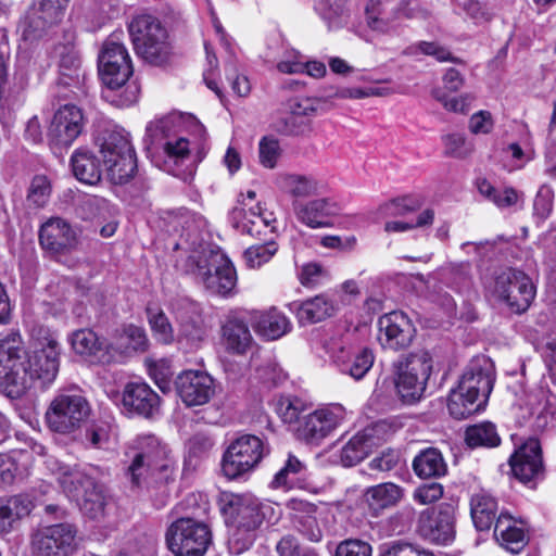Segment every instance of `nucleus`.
I'll return each mask as SVG.
<instances>
[{
  "label": "nucleus",
  "instance_id": "1",
  "mask_svg": "<svg viewBox=\"0 0 556 556\" xmlns=\"http://www.w3.org/2000/svg\"><path fill=\"white\" fill-rule=\"evenodd\" d=\"M61 345L53 337L45 338L30 355L21 334L10 331L0 339V386L10 397H20L35 380L43 386L54 381L60 366Z\"/></svg>",
  "mask_w": 556,
  "mask_h": 556
},
{
  "label": "nucleus",
  "instance_id": "2",
  "mask_svg": "<svg viewBox=\"0 0 556 556\" xmlns=\"http://www.w3.org/2000/svg\"><path fill=\"white\" fill-rule=\"evenodd\" d=\"M124 473L134 488H153L168 483L174 476L169 451L155 435L143 434L127 443Z\"/></svg>",
  "mask_w": 556,
  "mask_h": 556
},
{
  "label": "nucleus",
  "instance_id": "3",
  "mask_svg": "<svg viewBox=\"0 0 556 556\" xmlns=\"http://www.w3.org/2000/svg\"><path fill=\"white\" fill-rule=\"evenodd\" d=\"M220 511L229 532V549L233 554L247 551L255 540L256 530L273 513V507L260 502L252 494L223 492L219 497Z\"/></svg>",
  "mask_w": 556,
  "mask_h": 556
},
{
  "label": "nucleus",
  "instance_id": "4",
  "mask_svg": "<svg viewBox=\"0 0 556 556\" xmlns=\"http://www.w3.org/2000/svg\"><path fill=\"white\" fill-rule=\"evenodd\" d=\"M185 121L194 123L202 130V125L194 116L178 112L155 118L147 125L146 129L151 142L164 153V170L184 179L185 173L178 167L189 159L190 144L188 139L178 135V128Z\"/></svg>",
  "mask_w": 556,
  "mask_h": 556
},
{
  "label": "nucleus",
  "instance_id": "5",
  "mask_svg": "<svg viewBox=\"0 0 556 556\" xmlns=\"http://www.w3.org/2000/svg\"><path fill=\"white\" fill-rule=\"evenodd\" d=\"M185 271L208 292L228 296L237 285V274L228 257L208 248L194 250L185 262Z\"/></svg>",
  "mask_w": 556,
  "mask_h": 556
},
{
  "label": "nucleus",
  "instance_id": "6",
  "mask_svg": "<svg viewBox=\"0 0 556 556\" xmlns=\"http://www.w3.org/2000/svg\"><path fill=\"white\" fill-rule=\"evenodd\" d=\"M48 464L53 466L51 471L60 486L77 502L86 517L100 519L104 516L106 497L102 485L78 468H71L56 459L50 458Z\"/></svg>",
  "mask_w": 556,
  "mask_h": 556
},
{
  "label": "nucleus",
  "instance_id": "7",
  "mask_svg": "<svg viewBox=\"0 0 556 556\" xmlns=\"http://www.w3.org/2000/svg\"><path fill=\"white\" fill-rule=\"evenodd\" d=\"M109 179L116 185L129 181L137 170V160L128 134L117 126L105 128L97 137Z\"/></svg>",
  "mask_w": 556,
  "mask_h": 556
},
{
  "label": "nucleus",
  "instance_id": "8",
  "mask_svg": "<svg viewBox=\"0 0 556 556\" xmlns=\"http://www.w3.org/2000/svg\"><path fill=\"white\" fill-rule=\"evenodd\" d=\"M129 34L137 54L147 62L161 65L168 60L167 31L155 16H136L129 25Z\"/></svg>",
  "mask_w": 556,
  "mask_h": 556
},
{
  "label": "nucleus",
  "instance_id": "9",
  "mask_svg": "<svg viewBox=\"0 0 556 556\" xmlns=\"http://www.w3.org/2000/svg\"><path fill=\"white\" fill-rule=\"evenodd\" d=\"M486 290L516 314L526 312L536 294V288L531 278L513 268L496 274L488 283Z\"/></svg>",
  "mask_w": 556,
  "mask_h": 556
},
{
  "label": "nucleus",
  "instance_id": "10",
  "mask_svg": "<svg viewBox=\"0 0 556 556\" xmlns=\"http://www.w3.org/2000/svg\"><path fill=\"white\" fill-rule=\"evenodd\" d=\"M89 414L88 401L77 391L65 390L52 399L45 419L50 430L68 434L80 428Z\"/></svg>",
  "mask_w": 556,
  "mask_h": 556
},
{
  "label": "nucleus",
  "instance_id": "11",
  "mask_svg": "<svg viewBox=\"0 0 556 556\" xmlns=\"http://www.w3.org/2000/svg\"><path fill=\"white\" fill-rule=\"evenodd\" d=\"M395 388L405 403H414L422 396L431 372V358L427 352L410 354L394 363Z\"/></svg>",
  "mask_w": 556,
  "mask_h": 556
},
{
  "label": "nucleus",
  "instance_id": "12",
  "mask_svg": "<svg viewBox=\"0 0 556 556\" xmlns=\"http://www.w3.org/2000/svg\"><path fill=\"white\" fill-rule=\"evenodd\" d=\"M212 541L208 527L192 518H179L167 529L166 543L176 556H203Z\"/></svg>",
  "mask_w": 556,
  "mask_h": 556
},
{
  "label": "nucleus",
  "instance_id": "13",
  "mask_svg": "<svg viewBox=\"0 0 556 556\" xmlns=\"http://www.w3.org/2000/svg\"><path fill=\"white\" fill-rule=\"evenodd\" d=\"M268 453L264 442L255 435L245 434L227 447L222 460V470L228 479H237L254 469Z\"/></svg>",
  "mask_w": 556,
  "mask_h": 556
},
{
  "label": "nucleus",
  "instance_id": "14",
  "mask_svg": "<svg viewBox=\"0 0 556 556\" xmlns=\"http://www.w3.org/2000/svg\"><path fill=\"white\" fill-rule=\"evenodd\" d=\"M99 72L103 84L111 90L123 87L132 73L129 54L116 36H111L103 43Z\"/></svg>",
  "mask_w": 556,
  "mask_h": 556
},
{
  "label": "nucleus",
  "instance_id": "15",
  "mask_svg": "<svg viewBox=\"0 0 556 556\" xmlns=\"http://www.w3.org/2000/svg\"><path fill=\"white\" fill-rule=\"evenodd\" d=\"M346 418L341 404H329L307 414L296 428L299 439L308 444H319L331 434Z\"/></svg>",
  "mask_w": 556,
  "mask_h": 556
},
{
  "label": "nucleus",
  "instance_id": "16",
  "mask_svg": "<svg viewBox=\"0 0 556 556\" xmlns=\"http://www.w3.org/2000/svg\"><path fill=\"white\" fill-rule=\"evenodd\" d=\"M328 352L340 371L355 380L363 379L375 362V355L370 349L365 346L354 349L351 336L333 340L329 344Z\"/></svg>",
  "mask_w": 556,
  "mask_h": 556
},
{
  "label": "nucleus",
  "instance_id": "17",
  "mask_svg": "<svg viewBox=\"0 0 556 556\" xmlns=\"http://www.w3.org/2000/svg\"><path fill=\"white\" fill-rule=\"evenodd\" d=\"M396 428L389 420H380L357 432L341 447L339 463L344 467L357 465Z\"/></svg>",
  "mask_w": 556,
  "mask_h": 556
},
{
  "label": "nucleus",
  "instance_id": "18",
  "mask_svg": "<svg viewBox=\"0 0 556 556\" xmlns=\"http://www.w3.org/2000/svg\"><path fill=\"white\" fill-rule=\"evenodd\" d=\"M76 534L77 530L71 523L41 528L33 534V551L38 556H67L77 547Z\"/></svg>",
  "mask_w": 556,
  "mask_h": 556
},
{
  "label": "nucleus",
  "instance_id": "19",
  "mask_svg": "<svg viewBox=\"0 0 556 556\" xmlns=\"http://www.w3.org/2000/svg\"><path fill=\"white\" fill-rule=\"evenodd\" d=\"M255 199L256 192L248 190L247 193L241 194V199L239 200L240 206L233 207L229 213V220L232 226L241 233H247L252 237L262 235L267 228L273 232L275 229L274 224L276 223L274 214L264 211L260 203H257L255 207H249L247 211L249 204Z\"/></svg>",
  "mask_w": 556,
  "mask_h": 556
},
{
  "label": "nucleus",
  "instance_id": "20",
  "mask_svg": "<svg viewBox=\"0 0 556 556\" xmlns=\"http://www.w3.org/2000/svg\"><path fill=\"white\" fill-rule=\"evenodd\" d=\"M176 392L188 407L207 404L216 393L213 377L202 370H185L175 380Z\"/></svg>",
  "mask_w": 556,
  "mask_h": 556
},
{
  "label": "nucleus",
  "instance_id": "21",
  "mask_svg": "<svg viewBox=\"0 0 556 556\" xmlns=\"http://www.w3.org/2000/svg\"><path fill=\"white\" fill-rule=\"evenodd\" d=\"M85 118L80 108L65 104L54 113L48 130L50 143L56 148H68L81 134Z\"/></svg>",
  "mask_w": 556,
  "mask_h": 556
},
{
  "label": "nucleus",
  "instance_id": "22",
  "mask_svg": "<svg viewBox=\"0 0 556 556\" xmlns=\"http://www.w3.org/2000/svg\"><path fill=\"white\" fill-rule=\"evenodd\" d=\"M378 341L383 349L399 351L408 348L416 333L412 320L403 312H391L378 320Z\"/></svg>",
  "mask_w": 556,
  "mask_h": 556
},
{
  "label": "nucleus",
  "instance_id": "23",
  "mask_svg": "<svg viewBox=\"0 0 556 556\" xmlns=\"http://www.w3.org/2000/svg\"><path fill=\"white\" fill-rule=\"evenodd\" d=\"M442 88L432 91L433 98L451 113L467 114L476 99L473 93L465 92L458 96L451 93L459 91L466 83L465 75L457 68L448 67L442 76Z\"/></svg>",
  "mask_w": 556,
  "mask_h": 556
},
{
  "label": "nucleus",
  "instance_id": "24",
  "mask_svg": "<svg viewBox=\"0 0 556 556\" xmlns=\"http://www.w3.org/2000/svg\"><path fill=\"white\" fill-rule=\"evenodd\" d=\"M495 369L493 362L485 357H477L470 362L459 379L458 387L465 392L475 395L485 405L493 389Z\"/></svg>",
  "mask_w": 556,
  "mask_h": 556
},
{
  "label": "nucleus",
  "instance_id": "25",
  "mask_svg": "<svg viewBox=\"0 0 556 556\" xmlns=\"http://www.w3.org/2000/svg\"><path fill=\"white\" fill-rule=\"evenodd\" d=\"M67 341L72 351L92 364H110L115 362V356L99 336L90 328H81L71 332Z\"/></svg>",
  "mask_w": 556,
  "mask_h": 556
},
{
  "label": "nucleus",
  "instance_id": "26",
  "mask_svg": "<svg viewBox=\"0 0 556 556\" xmlns=\"http://www.w3.org/2000/svg\"><path fill=\"white\" fill-rule=\"evenodd\" d=\"M124 413L152 417L160 409V396L146 382H129L125 386L121 401Z\"/></svg>",
  "mask_w": 556,
  "mask_h": 556
},
{
  "label": "nucleus",
  "instance_id": "27",
  "mask_svg": "<svg viewBox=\"0 0 556 556\" xmlns=\"http://www.w3.org/2000/svg\"><path fill=\"white\" fill-rule=\"evenodd\" d=\"M292 208L298 222L312 229L332 227L331 218L339 212L337 203L325 198L311 201L295 200Z\"/></svg>",
  "mask_w": 556,
  "mask_h": 556
},
{
  "label": "nucleus",
  "instance_id": "28",
  "mask_svg": "<svg viewBox=\"0 0 556 556\" xmlns=\"http://www.w3.org/2000/svg\"><path fill=\"white\" fill-rule=\"evenodd\" d=\"M39 241L43 249L63 253L77 247L78 233L67 222L55 217L41 226Z\"/></svg>",
  "mask_w": 556,
  "mask_h": 556
},
{
  "label": "nucleus",
  "instance_id": "29",
  "mask_svg": "<svg viewBox=\"0 0 556 556\" xmlns=\"http://www.w3.org/2000/svg\"><path fill=\"white\" fill-rule=\"evenodd\" d=\"M509 463L514 476L519 481L528 483L536 479L543 470L539 441L535 439L528 440L511 455Z\"/></svg>",
  "mask_w": 556,
  "mask_h": 556
},
{
  "label": "nucleus",
  "instance_id": "30",
  "mask_svg": "<svg viewBox=\"0 0 556 556\" xmlns=\"http://www.w3.org/2000/svg\"><path fill=\"white\" fill-rule=\"evenodd\" d=\"M222 343L232 355H244L252 348V333L247 321L238 314L229 313L223 321Z\"/></svg>",
  "mask_w": 556,
  "mask_h": 556
},
{
  "label": "nucleus",
  "instance_id": "31",
  "mask_svg": "<svg viewBox=\"0 0 556 556\" xmlns=\"http://www.w3.org/2000/svg\"><path fill=\"white\" fill-rule=\"evenodd\" d=\"M70 0H37L31 13L25 22L23 37L29 39L40 33L47 25L59 22Z\"/></svg>",
  "mask_w": 556,
  "mask_h": 556
},
{
  "label": "nucleus",
  "instance_id": "32",
  "mask_svg": "<svg viewBox=\"0 0 556 556\" xmlns=\"http://www.w3.org/2000/svg\"><path fill=\"white\" fill-rule=\"evenodd\" d=\"M422 535L438 544H447L454 538V518L447 508L424 515L420 520Z\"/></svg>",
  "mask_w": 556,
  "mask_h": 556
},
{
  "label": "nucleus",
  "instance_id": "33",
  "mask_svg": "<svg viewBox=\"0 0 556 556\" xmlns=\"http://www.w3.org/2000/svg\"><path fill=\"white\" fill-rule=\"evenodd\" d=\"M111 353L119 356L129 355L132 352H144L149 340L143 328L128 325L109 343Z\"/></svg>",
  "mask_w": 556,
  "mask_h": 556
},
{
  "label": "nucleus",
  "instance_id": "34",
  "mask_svg": "<svg viewBox=\"0 0 556 556\" xmlns=\"http://www.w3.org/2000/svg\"><path fill=\"white\" fill-rule=\"evenodd\" d=\"M74 176L81 182L94 185L100 181L102 167L96 154L88 149H77L71 157Z\"/></svg>",
  "mask_w": 556,
  "mask_h": 556
},
{
  "label": "nucleus",
  "instance_id": "35",
  "mask_svg": "<svg viewBox=\"0 0 556 556\" xmlns=\"http://www.w3.org/2000/svg\"><path fill=\"white\" fill-rule=\"evenodd\" d=\"M31 507V502L21 495L0 498V534L12 532Z\"/></svg>",
  "mask_w": 556,
  "mask_h": 556
},
{
  "label": "nucleus",
  "instance_id": "36",
  "mask_svg": "<svg viewBox=\"0 0 556 556\" xmlns=\"http://www.w3.org/2000/svg\"><path fill=\"white\" fill-rule=\"evenodd\" d=\"M253 327L263 338L276 340L290 330L291 324L283 313L276 308H270L255 315Z\"/></svg>",
  "mask_w": 556,
  "mask_h": 556
},
{
  "label": "nucleus",
  "instance_id": "37",
  "mask_svg": "<svg viewBox=\"0 0 556 556\" xmlns=\"http://www.w3.org/2000/svg\"><path fill=\"white\" fill-rule=\"evenodd\" d=\"M494 536L506 548L515 551L526 542V529L522 521L515 520L508 514L502 513L494 527Z\"/></svg>",
  "mask_w": 556,
  "mask_h": 556
},
{
  "label": "nucleus",
  "instance_id": "38",
  "mask_svg": "<svg viewBox=\"0 0 556 556\" xmlns=\"http://www.w3.org/2000/svg\"><path fill=\"white\" fill-rule=\"evenodd\" d=\"M496 510L497 503L489 493L481 491L471 496L470 513L477 530H489L493 523Z\"/></svg>",
  "mask_w": 556,
  "mask_h": 556
},
{
  "label": "nucleus",
  "instance_id": "39",
  "mask_svg": "<svg viewBox=\"0 0 556 556\" xmlns=\"http://www.w3.org/2000/svg\"><path fill=\"white\" fill-rule=\"evenodd\" d=\"M278 182L282 191L296 199L315 195L320 190L319 181L311 175L283 174Z\"/></svg>",
  "mask_w": 556,
  "mask_h": 556
},
{
  "label": "nucleus",
  "instance_id": "40",
  "mask_svg": "<svg viewBox=\"0 0 556 556\" xmlns=\"http://www.w3.org/2000/svg\"><path fill=\"white\" fill-rule=\"evenodd\" d=\"M403 496V488L392 482L370 486L365 493L366 502L374 510H382L394 506Z\"/></svg>",
  "mask_w": 556,
  "mask_h": 556
},
{
  "label": "nucleus",
  "instance_id": "41",
  "mask_svg": "<svg viewBox=\"0 0 556 556\" xmlns=\"http://www.w3.org/2000/svg\"><path fill=\"white\" fill-rule=\"evenodd\" d=\"M334 312V302L320 294L304 301L298 309V317L302 323L315 324L331 317Z\"/></svg>",
  "mask_w": 556,
  "mask_h": 556
},
{
  "label": "nucleus",
  "instance_id": "42",
  "mask_svg": "<svg viewBox=\"0 0 556 556\" xmlns=\"http://www.w3.org/2000/svg\"><path fill=\"white\" fill-rule=\"evenodd\" d=\"M413 468L424 479L442 477L447 470L441 452L433 447L421 451L414 458Z\"/></svg>",
  "mask_w": 556,
  "mask_h": 556
},
{
  "label": "nucleus",
  "instance_id": "43",
  "mask_svg": "<svg viewBox=\"0 0 556 556\" xmlns=\"http://www.w3.org/2000/svg\"><path fill=\"white\" fill-rule=\"evenodd\" d=\"M483 407L482 401H479L469 392L460 390L458 386L450 392L447 408L455 419H465Z\"/></svg>",
  "mask_w": 556,
  "mask_h": 556
},
{
  "label": "nucleus",
  "instance_id": "44",
  "mask_svg": "<svg viewBox=\"0 0 556 556\" xmlns=\"http://www.w3.org/2000/svg\"><path fill=\"white\" fill-rule=\"evenodd\" d=\"M328 98L321 97H294L289 100L288 109L291 119L298 117H314L326 111Z\"/></svg>",
  "mask_w": 556,
  "mask_h": 556
},
{
  "label": "nucleus",
  "instance_id": "45",
  "mask_svg": "<svg viewBox=\"0 0 556 556\" xmlns=\"http://www.w3.org/2000/svg\"><path fill=\"white\" fill-rule=\"evenodd\" d=\"M466 442L471 447H493L500 444V437L492 422H481L467 428Z\"/></svg>",
  "mask_w": 556,
  "mask_h": 556
},
{
  "label": "nucleus",
  "instance_id": "46",
  "mask_svg": "<svg viewBox=\"0 0 556 556\" xmlns=\"http://www.w3.org/2000/svg\"><path fill=\"white\" fill-rule=\"evenodd\" d=\"M275 410L285 424L293 425L306 410V404L296 396L281 395L275 401Z\"/></svg>",
  "mask_w": 556,
  "mask_h": 556
},
{
  "label": "nucleus",
  "instance_id": "47",
  "mask_svg": "<svg viewBox=\"0 0 556 556\" xmlns=\"http://www.w3.org/2000/svg\"><path fill=\"white\" fill-rule=\"evenodd\" d=\"M367 26L381 34H387L393 29L390 17L383 10L381 0H368L365 7Z\"/></svg>",
  "mask_w": 556,
  "mask_h": 556
},
{
  "label": "nucleus",
  "instance_id": "48",
  "mask_svg": "<svg viewBox=\"0 0 556 556\" xmlns=\"http://www.w3.org/2000/svg\"><path fill=\"white\" fill-rule=\"evenodd\" d=\"M148 320L154 338L162 344H170L175 340L173 327L160 309L148 308Z\"/></svg>",
  "mask_w": 556,
  "mask_h": 556
},
{
  "label": "nucleus",
  "instance_id": "49",
  "mask_svg": "<svg viewBox=\"0 0 556 556\" xmlns=\"http://www.w3.org/2000/svg\"><path fill=\"white\" fill-rule=\"evenodd\" d=\"M305 470V465L295 456L289 455L283 467L275 475L271 488H291L296 477Z\"/></svg>",
  "mask_w": 556,
  "mask_h": 556
},
{
  "label": "nucleus",
  "instance_id": "50",
  "mask_svg": "<svg viewBox=\"0 0 556 556\" xmlns=\"http://www.w3.org/2000/svg\"><path fill=\"white\" fill-rule=\"evenodd\" d=\"M348 0H315V10L329 26L337 27L346 14Z\"/></svg>",
  "mask_w": 556,
  "mask_h": 556
},
{
  "label": "nucleus",
  "instance_id": "51",
  "mask_svg": "<svg viewBox=\"0 0 556 556\" xmlns=\"http://www.w3.org/2000/svg\"><path fill=\"white\" fill-rule=\"evenodd\" d=\"M422 203V199L418 195H404L386 203L381 206V211L387 216L405 217L412 212L419 210Z\"/></svg>",
  "mask_w": 556,
  "mask_h": 556
},
{
  "label": "nucleus",
  "instance_id": "52",
  "mask_svg": "<svg viewBox=\"0 0 556 556\" xmlns=\"http://www.w3.org/2000/svg\"><path fill=\"white\" fill-rule=\"evenodd\" d=\"M444 153L455 159H466L473 151V144L463 132H451L442 137Z\"/></svg>",
  "mask_w": 556,
  "mask_h": 556
},
{
  "label": "nucleus",
  "instance_id": "53",
  "mask_svg": "<svg viewBox=\"0 0 556 556\" xmlns=\"http://www.w3.org/2000/svg\"><path fill=\"white\" fill-rule=\"evenodd\" d=\"M434 220V211L424 210L415 220H389L384 224L386 232H407L416 228L430 227Z\"/></svg>",
  "mask_w": 556,
  "mask_h": 556
},
{
  "label": "nucleus",
  "instance_id": "54",
  "mask_svg": "<svg viewBox=\"0 0 556 556\" xmlns=\"http://www.w3.org/2000/svg\"><path fill=\"white\" fill-rule=\"evenodd\" d=\"M204 338L205 330L201 324L194 320H187L180 324L177 341L187 349H198Z\"/></svg>",
  "mask_w": 556,
  "mask_h": 556
},
{
  "label": "nucleus",
  "instance_id": "55",
  "mask_svg": "<svg viewBox=\"0 0 556 556\" xmlns=\"http://www.w3.org/2000/svg\"><path fill=\"white\" fill-rule=\"evenodd\" d=\"M413 518L414 510L405 508L386 519L380 526V531L386 536L402 534L409 528Z\"/></svg>",
  "mask_w": 556,
  "mask_h": 556
},
{
  "label": "nucleus",
  "instance_id": "56",
  "mask_svg": "<svg viewBox=\"0 0 556 556\" xmlns=\"http://www.w3.org/2000/svg\"><path fill=\"white\" fill-rule=\"evenodd\" d=\"M405 53L407 55H417L418 53L431 55L435 58L439 62H462L459 59L454 58L446 48L440 46L437 42L430 41H420L414 46H410L406 49Z\"/></svg>",
  "mask_w": 556,
  "mask_h": 556
},
{
  "label": "nucleus",
  "instance_id": "57",
  "mask_svg": "<svg viewBox=\"0 0 556 556\" xmlns=\"http://www.w3.org/2000/svg\"><path fill=\"white\" fill-rule=\"evenodd\" d=\"M277 252V244L269 241L265 244H256L248 248L244 252V260L249 267L258 268L267 263Z\"/></svg>",
  "mask_w": 556,
  "mask_h": 556
},
{
  "label": "nucleus",
  "instance_id": "58",
  "mask_svg": "<svg viewBox=\"0 0 556 556\" xmlns=\"http://www.w3.org/2000/svg\"><path fill=\"white\" fill-rule=\"evenodd\" d=\"M51 195L50 181L46 176H35L30 182L27 201L37 207L45 206Z\"/></svg>",
  "mask_w": 556,
  "mask_h": 556
},
{
  "label": "nucleus",
  "instance_id": "59",
  "mask_svg": "<svg viewBox=\"0 0 556 556\" xmlns=\"http://www.w3.org/2000/svg\"><path fill=\"white\" fill-rule=\"evenodd\" d=\"M148 374L155 384L162 390H168L173 371L167 359L147 361Z\"/></svg>",
  "mask_w": 556,
  "mask_h": 556
},
{
  "label": "nucleus",
  "instance_id": "60",
  "mask_svg": "<svg viewBox=\"0 0 556 556\" xmlns=\"http://www.w3.org/2000/svg\"><path fill=\"white\" fill-rule=\"evenodd\" d=\"M280 156V146L274 137H264L258 143V157L261 164L266 168H274Z\"/></svg>",
  "mask_w": 556,
  "mask_h": 556
},
{
  "label": "nucleus",
  "instance_id": "61",
  "mask_svg": "<svg viewBox=\"0 0 556 556\" xmlns=\"http://www.w3.org/2000/svg\"><path fill=\"white\" fill-rule=\"evenodd\" d=\"M554 202V191L549 186H542L533 202L534 216L540 220H545L552 213Z\"/></svg>",
  "mask_w": 556,
  "mask_h": 556
},
{
  "label": "nucleus",
  "instance_id": "62",
  "mask_svg": "<svg viewBox=\"0 0 556 556\" xmlns=\"http://www.w3.org/2000/svg\"><path fill=\"white\" fill-rule=\"evenodd\" d=\"M369 543L358 539H348L338 544L334 556H371Z\"/></svg>",
  "mask_w": 556,
  "mask_h": 556
},
{
  "label": "nucleus",
  "instance_id": "63",
  "mask_svg": "<svg viewBox=\"0 0 556 556\" xmlns=\"http://www.w3.org/2000/svg\"><path fill=\"white\" fill-rule=\"evenodd\" d=\"M276 552L278 556H317L313 549L302 547L292 535L281 538L276 545Z\"/></svg>",
  "mask_w": 556,
  "mask_h": 556
},
{
  "label": "nucleus",
  "instance_id": "64",
  "mask_svg": "<svg viewBox=\"0 0 556 556\" xmlns=\"http://www.w3.org/2000/svg\"><path fill=\"white\" fill-rule=\"evenodd\" d=\"M214 445L213 440L203 433H197L187 443L188 458H202L206 456Z\"/></svg>",
  "mask_w": 556,
  "mask_h": 556
}]
</instances>
